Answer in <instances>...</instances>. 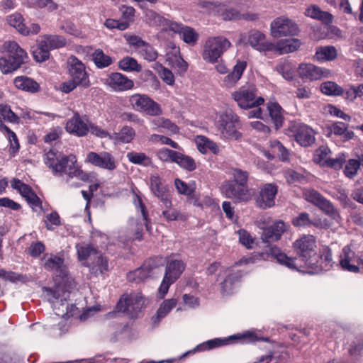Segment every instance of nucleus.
<instances>
[{"mask_svg": "<svg viewBox=\"0 0 363 363\" xmlns=\"http://www.w3.org/2000/svg\"><path fill=\"white\" fill-rule=\"evenodd\" d=\"M0 130L6 133V136L10 143L9 152L11 155H14L16 152H18L20 148V145L16 134L5 124H1Z\"/></svg>", "mask_w": 363, "mask_h": 363, "instance_id": "obj_44", "label": "nucleus"}, {"mask_svg": "<svg viewBox=\"0 0 363 363\" xmlns=\"http://www.w3.org/2000/svg\"><path fill=\"white\" fill-rule=\"evenodd\" d=\"M349 125L347 123L343 122H335L331 125L328 126V129L329 130V133L328 136H330V134H334L337 136H341L345 141H347L351 140L354 133L352 130L348 129Z\"/></svg>", "mask_w": 363, "mask_h": 363, "instance_id": "obj_32", "label": "nucleus"}, {"mask_svg": "<svg viewBox=\"0 0 363 363\" xmlns=\"http://www.w3.org/2000/svg\"><path fill=\"white\" fill-rule=\"evenodd\" d=\"M45 245L41 241L32 242L28 249V254L33 258H37L45 252Z\"/></svg>", "mask_w": 363, "mask_h": 363, "instance_id": "obj_63", "label": "nucleus"}, {"mask_svg": "<svg viewBox=\"0 0 363 363\" xmlns=\"http://www.w3.org/2000/svg\"><path fill=\"white\" fill-rule=\"evenodd\" d=\"M278 188L274 183H266L259 186L258 192L255 196L256 206L263 210L274 207Z\"/></svg>", "mask_w": 363, "mask_h": 363, "instance_id": "obj_12", "label": "nucleus"}, {"mask_svg": "<svg viewBox=\"0 0 363 363\" xmlns=\"http://www.w3.org/2000/svg\"><path fill=\"white\" fill-rule=\"evenodd\" d=\"M233 98L242 109L257 108L250 113V117L261 118L262 111L259 106L264 103V99L262 96H257L255 87L242 86L233 94Z\"/></svg>", "mask_w": 363, "mask_h": 363, "instance_id": "obj_5", "label": "nucleus"}, {"mask_svg": "<svg viewBox=\"0 0 363 363\" xmlns=\"http://www.w3.org/2000/svg\"><path fill=\"white\" fill-rule=\"evenodd\" d=\"M42 40L46 43L50 50L59 49L67 45L65 38L60 35H45L42 37Z\"/></svg>", "mask_w": 363, "mask_h": 363, "instance_id": "obj_41", "label": "nucleus"}, {"mask_svg": "<svg viewBox=\"0 0 363 363\" xmlns=\"http://www.w3.org/2000/svg\"><path fill=\"white\" fill-rule=\"evenodd\" d=\"M166 208L167 209L163 211L162 214L167 221L169 222L178 220H186V216L184 214L181 213L178 210L175 208H172L171 206Z\"/></svg>", "mask_w": 363, "mask_h": 363, "instance_id": "obj_61", "label": "nucleus"}, {"mask_svg": "<svg viewBox=\"0 0 363 363\" xmlns=\"http://www.w3.org/2000/svg\"><path fill=\"white\" fill-rule=\"evenodd\" d=\"M167 31L179 35V38L186 44L194 46L199 38L196 30L181 22L173 21Z\"/></svg>", "mask_w": 363, "mask_h": 363, "instance_id": "obj_19", "label": "nucleus"}, {"mask_svg": "<svg viewBox=\"0 0 363 363\" xmlns=\"http://www.w3.org/2000/svg\"><path fill=\"white\" fill-rule=\"evenodd\" d=\"M267 110L275 128L279 129L281 128L284 121L283 116L284 110L281 106L277 102H269L267 104Z\"/></svg>", "mask_w": 363, "mask_h": 363, "instance_id": "obj_33", "label": "nucleus"}, {"mask_svg": "<svg viewBox=\"0 0 363 363\" xmlns=\"http://www.w3.org/2000/svg\"><path fill=\"white\" fill-rule=\"evenodd\" d=\"M136 208L139 209L141 212L143 220L144 221V225L145 226V228L147 231L150 232L151 231V220L149 218L148 211L147 210V208L143 203L142 199L140 196H137V203H135Z\"/></svg>", "mask_w": 363, "mask_h": 363, "instance_id": "obj_57", "label": "nucleus"}, {"mask_svg": "<svg viewBox=\"0 0 363 363\" xmlns=\"http://www.w3.org/2000/svg\"><path fill=\"white\" fill-rule=\"evenodd\" d=\"M172 255L166 257L165 272L159 288L160 298L167 294L169 286L180 277L186 268V263L182 259H170Z\"/></svg>", "mask_w": 363, "mask_h": 363, "instance_id": "obj_6", "label": "nucleus"}, {"mask_svg": "<svg viewBox=\"0 0 363 363\" xmlns=\"http://www.w3.org/2000/svg\"><path fill=\"white\" fill-rule=\"evenodd\" d=\"M43 160L54 176L63 177L66 175L67 177V182L74 177L84 182L89 179L88 174L82 171L74 155H66L57 150L50 149L45 153Z\"/></svg>", "mask_w": 363, "mask_h": 363, "instance_id": "obj_2", "label": "nucleus"}, {"mask_svg": "<svg viewBox=\"0 0 363 363\" xmlns=\"http://www.w3.org/2000/svg\"><path fill=\"white\" fill-rule=\"evenodd\" d=\"M230 46V42L225 37L209 38L203 46V60L206 62L215 63Z\"/></svg>", "mask_w": 363, "mask_h": 363, "instance_id": "obj_7", "label": "nucleus"}, {"mask_svg": "<svg viewBox=\"0 0 363 363\" xmlns=\"http://www.w3.org/2000/svg\"><path fill=\"white\" fill-rule=\"evenodd\" d=\"M146 21L151 26L162 27V30L167 31L173 20L165 18L157 13L153 10H147L145 15Z\"/></svg>", "mask_w": 363, "mask_h": 363, "instance_id": "obj_31", "label": "nucleus"}, {"mask_svg": "<svg viewBox=\"0 0 363 363\" xmlns=\"http://www.w3.org/2000/svg\"><path fill=\"white\" fill-rule=\"evenodd\" d=\"M67 133L78 136H85L89 132L87 124L82 119L78 112H74L73 116L69 118L65 125Z\"/></svg>", "mask_w": 363, "mask_h": 363, "instance_id": "obj_27", "label": "nucleus"}, {"mask_svg": "<svg viewBox=\"0 0 363 363\" xmlns=\"http://www.w3.org/2000/svg\"><path fill=\"white\" fill-rule=\"evenodd\" d=\"M65 255L64 251H60L56 254H44L41 258L43 267L47 271L63 274V272L65 269Z\"/></svg>", "mask_w": 363, "mask_h": 363, "instance_id": "obj_21", "label": "nucleus"}, {"mask_svg": "<svg viewBox=\"0 0 363 363\" xmlns=\"http://www.w3.org/2000/svg\"><path fill=\"white\" fill-rule=\"evenodd\" d=\"M128 161L134 164L148 167L152 164V160L144 152H138L135 151L128 152L126 155Z\"/></svg>", "mask_w": 363, "mask_h": 363, "instance_id": "obj_42", "label": "nucleus"}, {"mask_svg": "<svg viewBox=\"0 0 363 363\" xmlns=\"http://www.w3.org/2000/svg\"><path fill=\"white\" fill-rule=\"evenodd\" d=\"M150 188L155 196L160 199L165 207L172 206V200L168 188L162 182L159 176L153 175L150 177Z\"/></svg>", "mask_w": 363, "mask_h": 363, "instance_id": "obj_26", "label": "nucleus"}, {"mask_svg": "<svg viewBox=\"0 0 363 363\" xmlns=\"http://www.w3.org/2000/svg\"><path fill=\"white\" fill-rule=\"evenodd\" d=\"M320 90L323 94L328 96H342L344 89L333 82H325L321 84Z\"/></svg>", "mask_w": 363, "mask_h": 363, "instance_id": "obj_47", "label": "nucleus"}, {"mask_svg": "<svg viewBox=\"0 0 363 363\" xmlns=\"http://www.w3.org/2000/svg\"><path fill=\"white\" fill-rule=\"evenodd\" d=\"M214 125L222 138L238 140L242 137V133L239 131L240 118L232 110H225L217 114Z\"/></svg>", "mask_w": 363, "mask_h": 363, "instance_id": "obj_4", "label": "nucleus"}, {"mask_svg": "<svg viewBox=\"0 0 363 363\" xmlns=\"http://www.w3.org/2000/svg\"><path fill=\"white\" fill-rule=\"evenodd\" d=\"M135 137V130L130 126L124 125L118 133H115L110 137L116 143H130Z\"/></svg>", "mask_w": 363, "mask_h": 363, "instance_id": "obj_37", "label": "nucleus"}, {"mask_svg": "<svg viewBox=\"0 0 363 363\" xmlns=\"http://www.w3.org/2000/svg\"><path fill=\"white\" fill-rule=\"evenodd\" d=\"M310 215L306 212H301L292 219V225L297 228L311 227Z\"/></svg>", "mask_w": 363, "mask_h": 363, "instance_id": "obj_55", "label": "nucleus"}, {"mask_svg": "<svg viewBox=\"0 0 363 363\" xmlns=\"http://www.w3.org/2000/svg\"><path fill=\"white\" fill-rule=\"evenodd\" d=\"M274 49L272 52L279 55L294 52L301 46V41L296 38L284 39L279 40L277 44L274 43Z\"/></svg>", "mask_w": 363, "mask_h": 363, "instance_id": "obj_30", "label": "nucleus"}, {"mask_svg": "<svg viewBox=\"0 0 363 363\" xmlns=\"http://www.w3.org/2000/svg\"><path fill=\"white\" fill-rule=\"evenodd\" d=\"M254 337L253 333L247 332L242 335H231L228 337H218L207 340L199 345H198L192 351L189 353H194L196 352H204L211 350L215 348L220 347L225 345H230L235 340H241L244 338H252Z\"/></svg>", "mask_w": 363, "mask_h": 363, "instance_id": "obj_16", "label": "nucleus"}, {"mask_svg": "<svg viewBox=\"0 0 363 363\" xmlns=\"http://www.w3.org/2000/svg\"><path fill=\"white\" fill-rule=\"evenodd\" d=\"M24 19L20 13H15L8 17L9 25L15 28L21 34L25 31L26 24L23 23Z\"/></svg>", "mask_w": 363, "mask_h": 363, "instance_id": "obj_58", "label": "nucleus"}, {"mask_svg": "<svg viewBox=\"0 0 363 363\" xmlns=\"http://www.w3.org/2000/svg\"><path fill=\"white\" fill-rule=\"evenodd\" d=\"M360 168V162L356 159H350L345 164L344 174L350 179L354 178Z\"/></svg>", "mask_w": 363, "mask_h": 363, "instance_id": "obj_51", "label": "nucleus"}, {"mask_svg": "<svg viewBox=\"0 0 363 363\" xmlns=\"http://www.w3.org/2000/svg\"><path fill=\"white\" fill-rule=\"evenodd\" d=\"M296 257H290L279 248H271L270 255L277 262L289 269L301 271L319 268L320 255L317 252L316 239L312 235H303L293 243Z\"/></svg>", "mask_w": 363, "mask_h": 363, "instance_id": "obj_1", "label": "nucleus"}, {"mask_svg": "<svg viewBox=\"0 0 363 363\" xmlns=\"http://www.w3.org/2000/svg\"><path fill=\"white\" fill-rule=\"evenodd\" d=\"M242 277L241 272H229L223 281L220 283V291L222 294H228L232 289L234 284L240 280Z\"/></svg>", "mask_w": 363, "mask_h": 363, "instance_id": "obj_39", "label": "nucleus"}, {"mask_svg": "<svg viewBox=\"0 0 363 363\" xmlns=\"http://www.w3.org/2000/svg\"><path fill=\"white\" fill-rule=\"evenodd\" d=\"M143 298L139 296H122L116 305V308L118 311L123 313H129L132 309L135 308V305H137L136 308L140 304Z\"/></svg>", "mask_w": 363, "mask_h": 363, "instance_id": "obj_35", "label": "nucleus"}, {"mask_svg": "<svg viewBox=\"0 0 363 363\" xmlns=\"http://www.w3.org/2000/svg\"><path fill=\"white\" fill-rule=\"evenodd\" d=\"M337 57V51L334 46H320L316 48L314 59L318 62H325L333 61Z\"/></svg>", "mask_w": 363, "mask_h": 363, "instance_id": "obj_36", "label": "nucleus"}, {"mask_svg": "<svg viewBox=\"0 0 363 363\" xmlns=\"http://www.w3.org/2000/svg\"><path fill=\"white\" fill-rule=\"evenodd\" d=\"M32 55L36 62H43L50 58V50L46 43L41 40L35 48H33Z\"/></svg>", "mask_w": 363, "mask_h": 363, "instance_id": "obj_38", "label": "nucleus"}, {"mask_svg": "<svg viewBox=\"0 0 363 363\" xmlns=\"http://www.w3.org/2000/svg\"><path fill=\"white\" fill-rule=\"evenodd\" d=\"M290 135L301 147L312 146L315 142V131L308 125L294 122L289 128Z\"/></svg>", "mask_w": 363, "mask_h": 363, "instance_id": "obj_11", "label": "nucleus"}, {"mask_svg": "<svg viewBox=\"0 0 363 363\" xmlns=\"http://www.w3.org/2000/svg\"><path fill=\"white\" fill-rule=\"evenodd\" d=\"M106 84L117 92L131 90L134 87L133 81L120 72L111 73L106 79Z\"/></svg>", "mask_w": 363, "mask_h": 363, "instance_id": "obj_23", "label": "nucleus"}, {"mask_svg": "<svg viewBox=\"0 0 363 363\" xmlns=\"http://www.w3.org/2000/svg\"><path fill=\"white\" fill-rule=\"evenodd\" d=\"M11 186L16 189L19 194L25 198L29 206L33 209H43L42 201L35 193L33 189L28 184L23 183L18 179H13L11 182Z\"/></svg>", "mask_w": 363, "mask_h": 363, "instance_id": "obj_17", "label": "nucleus"}, {"mask_svg": "<svg viewBox=\"0 0 363 363\" xmlns=\"http://www.w3.org/2000/svg\"><path fill=\"white\" fill-rule=\"evenodd\" d=\"M298 72L299 77L304 81L320 80L323 77H328L330 74L328 69L306 63H302L298 66Z\"/></svg>", "mask_w": 363, "mask_h": 363, "instance_id": "obj_20", "label": "nucleus"}, {"mask_svg": "<svg viewBox=\"0 0 363 363\" xmlns=\"http://www.w3.org/2000/svg\"><path fill=\"white\" fill-rule=\"evenodd\" d=\"M272 147L274 152H276L280 160L283 162L289 160L290 153L281 142L276 140L272 143Z\"/></svg>", "mask_w": 363, "mask_h": 363, "instance_id": "obj_59", "label": "nucleus"}, {"mask_svg": "<svg viewBox=\"0 0 363 363\" xmlns=\"http://www.w3.org/2000/svg\"><path fill=\"white\" fill-rule=\"evenodd\" d=\"M13 84L18 89L30 94L38 93L40 90L39 83L27 76H18L15 77Z\"/></svg>", "mask_w": 363, "mask_h": 363, "instance_id": "obj_28", "label": "nucleus"}, {"mask_svg": "<svg viewBox=\"0 0 363 363\" xmlns=\"http://www.w3.org/2000/svg\"><path fill=\"white\" fill-rule=\"evenodd\" d=\"M247 43L254 49L259 52H272L274 43L266 40V35L257 30H252L248 33Z\"/></svg>", "mask_w": 363, "mask_h": 363, "instance_id": "obj_25", "label": "nucleus"}, {"mask_svg": "<svg viewBox=\"0 0 363 363\" xmlns=\"http://www.w3.org/2000/svg\"><path fill=\"white\" fill-rule=\"evenodd\" d=\"M246 67L247 62L245 61L238 60L237 63L233 67V71L223 78V86L228 88L234 86L241 78Z\"/></svg>", "mask_w": 363, "mask_h": 363, "instance_id": "obj_29", "label": "nucleus"}, {"mask_svg": "<svg viewBox=\"0 0 363 363\" xmlns=\"http://www.w3.org/2000/svg\"><path fill=\"white\" fill-rule=\"evenodd\" d=\"M3 55L0 57V70L4 74L18 70L28 60L26 51L15 41L3 44Z\"/></svg>", "mask_w": 363, "mask_h": 363, "instance_id": "obj_3", "label": "nucleus"}, {"mask_svg": "<svg viewBox=\"0 0 363 363\" xmlns=\"http://www.w3.org/2000/svg\"><path fill=\"white\" fill-rule=\"evenodd\" d=\"M158 158L165 162H175L179 152L170 150L167 147L160 149L157 153Z\"/></svg>", "mask_w": 363, "mask_h": 363, "instance_id": "obj_52", "label": "nucleus"}, {"mask_svg": "<svg viewBox=\"0 0 363 363\" xmlns=\"http://www.w3.org/2000/svg\"><path fill=\"white\" fill-rule=\"evenodd\" d=\"M92 60L96 67L99 69L107 67L113 62L112 58L104 54L101 49H97L92 54Z\"/></svg>", "mask_w": 363, "mask_h": 363, "instance_id": "obj_45", "label": "nucleus"}, {"mask_svg": "<svg viewBox=\"0 0 363 363\" xmlns=\"http://www.w3.org/2000/svg\"><path fill=\"white\" fill-rule=\"evenodd\" d=\"M174 163L189 172L194 171L196 168V162L193 158L179 152V155L177 157V161Z\"/></svg>", "mask_w": 363, "mask_h": 363, "instance_id": "obj_49", "label": "nucleus"}, {"mask_svg": "<svg viewBox=\"0 0 363 363\" xmlns=\"http://www.w3.org/2000/svg\"><path fill=\"white\" fill-rule=\"evenodd\" d=\"M334 262H333L332 251L330 248L327 247L323 250L322 255H320L319 268L315 271L323 269V268H330L333 267ZM312 270H309L311 272Z\"/></svg>", "mask_w": 363, "mask_h": 363, "instance_id": "obj_53", "label": "nucleus"}, {"mask_svg": "<svg viewBox=\"0 0 363 363\" xmlns=\"http://www.w3.org/2000/svg\"><path fill=\"white\" fill-rule=\"evenodd\" d=\"M220 190L221 194L227 199H231L234 203H246L252 198V194L249 187H244L231 180L224 181Z\"/></svg>", "mask_w": 363, "mask_h": 363, "instance_id": "obj_10", "label": "nucleus"}, {"mask_svg": "<svg viewBox=\"0 0 363 363\" xmlns=\"http://www.w3.org/2000/svg\"><path fill=\"white\" fill-rule=\"evenodd\" d=\"M78 258L79 260H86L90 256L99 254V250L92 245L86 242L78 243L76 245Z\"/></svg>", "mask_w": 363, "mask_h": 363, "instance_id": "obj_40", "label": "nucleus"}, {"mask_svg": "<svg viewBox=\"0 0 363 363\" xmlns=\"http://www.w3.org/2000/svg\"><path fill=\"white\" fill-rule=\"evenodd\" d=\"M197 147L201 153H206L208 150L213 154H217L219 152L217 144L205 136L198 137Z\"/></svg>", "mask_w": 363, "mask_h": 363, "instance_id": "obj_43", "label": "nucleus"}, {"mask_svg": "<svg viewBox=\"0 0 363 363\" xmlns=\"http://www.w3.org/2000/svg\"><path fill=\"white\" fill-rule=\"evenodd\" d=\"M233 179L232 182H235L239 184L242 185L244 187H248L247 182L249 179V172L247 171L242 170L239 168H235L232 172Z\"/></svg>", "mask_w": 363, "mask_h": 363, "instance_id": "obj_56", "label": "nucleus"}, {"mask_svg": "<svg viewBox=\"0 0 363 363\" xmlns=\"http://www.w3.org/2000/svg\"><path fill=\"white\" fill-rule=\"evenodd\" d=\"M305 199L318 207L323 213L328 216L331 220L339 223L341 220L340 215L338 210L333 206V204L325 198L318 191L312 189L306 191L303 193Z\"/></svg>", "mask_w": 363, "mask_h": 363, "instance_id": "obj_8", "label": "nucleus"}, {"mask_svg": "<svg viewBox=\"0 0 363 363\" xmlns=\"http://www.w3.org/2000/svg\"><path fill=\"white\" fill-rule=\"evenodd\" d=\"M153 124L157 128H165L174 134L177 133L179 131V127L174 123L165 118H159L154 120Z\"/></svg>", "mask_w": 363, "mask_h": 363, "instance_id": "obj_54", "label": "nucleus"}, {"mask_svg": "<svg viewBox=\"0 0 363 363\" xmlns=\"http://www.w3.org/2000/svg\"><path fill=\"white\" fill-rule=\"evenodd\" d=\"M142 269V266L139 268L136 269L134 271L130 272L128 275L127 278L130 281H135L139 282L141 281H143L146 278L151 276L150 273H147V270Z\"/></svg>", "mask_w": 363, "mask_h": 363, "instance_id": "obj_62", "label": "nucleus"}, {"mask_svg": "<svg viewBox=\"0 0 363 363\" xmlns=\"http://www.w3.org/2000/svg\"><path fill=\"white\" fill-rule=\"evenodd\" d=\"M85 162L101 169L113 171L116 168L114 157L108 152L102 151L99 153L89 152Z\"/></svg>", "mask_w": 363, "mask_h": 363, "instance_id": "obj_18", "label": "nucleus"}, {"mask_svg": "<svg viewBox=\"0 0 363 363\" xmlns=\"http://www.w3.org/2000/svg\"><path fill=\"white\" fill-rule=\"evenodd\" d=\"M118 67L125 72H140L142 69L138 61L131 57H125L121 60L118 62Z\"/></svg>", "mask_w": 363, "mask_h": 363, "instance_id": "obj_48", "label": "nucleus"}, {"mask_svg": "<svg viewBox=\"0 0 363 363\" xmlns=\"http://www.w3.org/2000/svg\"><path fill=\"white\" fill-rule=\"evenodd\" d=\"M129 103L136 111L150 116H159L162 113L160 104L146 94H134L130 96Z\"/></svg>", "mask_w": 363, "mask_h": 363, "instance_id": "obj_9", "label": "nucleus"}, {"mask_svg": "<svg viewBox=\"0 0 363 363\" xmlns=\"http://www.w3.org/2000/svg\"><path fill=\"white\" fill-rule=\"evenodd\" d=\"M167 258L162 256H155L146 259L142 264V269L147 270L150 274L155 269L162 267Z\"/></svg>", "mask_w": 363, "mask_h": 363, "instance_id": "obj_46", "label": "nucleus"}, {"mask_svg": "<svg viewBox=\"0 0 363 363\" xmlns=\"http://www.w3.org/2000/svg\"><path fill=\"white\" fill-rule=\"evenodd\" d=\"M339 265L344 271L358 273L359 272V266L363 267L362 255H357L350 245H345L339 256Z\"/></svg>", "mask_w": 363, "mask_h": 363, "instance_id": "obj_13", "label": "nucleus"}, {"mask_svg": "<svg viewBox=\"0 0 363 363\" xmlns=\"http://www.w3.org/2000/svg\"><path fill=\"white\" fill-rule=\"evenodd\" d=\"M128 42L130 45L135 47L138 54L145 60L153 62L157 58L158 53L157 50L140 37L137 35L130 36Z\"/></svg>", "mask_w": 363, "mask_h": 363, "instance_id": "obj_22", "label": "nucleus"}, {"mask_svg": "<svg viewBox=\"0 0 363 363\" xmlns=\"http://www.w3.org/2000/svg\"><path fill=\"white\" fill-rule=\"evenodd\" d=\"M95 257L92 262L93 269L96 268V271H99L101 273L108 271V259L104 256L99 251V254L94 255Z\"/></svg>", "mask_w": 363, "mask_h": 363, "instance_id": "obj_60", "label": "nucleus"}, {"mask_svg": "<svg viewBox=\"0 0 363 363\" xmlns=\"http://www.w3.org/2000/svg\"><path fill=\"white\" fill-rule=\"evenodd\" d=\"M287 230L288 225L283 220H276L263 229L262 239L263 242L267 243L278 241Z\"/></svg>", "mask_w": 363, "mask_h": 363, "instance_id": "obj_24", "label": "nucleus"}, {"mask_svg": "<svg viewBox=\"0 0 363 363\" xmlns=\"http://www.w3.org/2000/svg\"><path fill=\"white\" fill-rule=\"evenodd\" d=\"M61 225V219L57 211H52L46 216L45 227L48 230H53L52 225L59 226Z\"/></svg>", "mask_w": 363, "mask_h": 363, "instance_id": "obj_64", "label": "nucleus"}, {"mask_svg": "<svg viewBox=\"0 0 363 363\" xmlns=\"http://www.w3.org/2000/svg\"><path fill=\"white\" fill-rule=\"evenodd\" d=\"M68 73L73 80L77 82L80 86L87 88L90 86L89 74L84 63L77 57L72 55L67 61Z\"/></svg>", "mask_w": 363, "mask_h": 363, "instance_id": "obj_15", "label": "nucleus"}, {"mask_svg": "<svg viewBox=\"0 0 363 363\" xmlns=\"http://www.w3.org/2000/svg\"><path fill=\"white\" fill-rule=\"evenodd\" d=\"M270 28L272 35L274 38L294 36L299 31L298 26L294 21L284 16L276 18L271 23Z\"/></svg>", "mask_w": 363, "mask_h": 363, "instance_id": "obj_14", "label": "nucleus"}, {"mask_svg": "<svg viewBox=\"0 0 363 363\" xmlns=\"http://www.w3.org/2000/svg\"><path fill=\"white\" fill-rule=\"evenodd\" d=\"M174 185L179 194L186 196H190L196 190L195 182H192L191 184H186L180 179L174 180Z\"/></svg>", "mask_w": 363, "mask_h": 363, "instance_id": "obj_50", "label": "nucleus"}, {"mask_svg": "<svg viewBox=\"0 0 363 363\" xmlns=\"http://www.w3.org/2000/svg\"><path fill=\"white\" fill-rule=\"evenodd\" d=\"M178 303L177 298H170L164 300L157 309L156 314L152 318L153 324L158 325L161 320L164 318L172 308L176 307Z\"/></svg>", "mask_w": 363, "mask_h": 363, "instance_id": "obj_34", "label": "nucleus"}]
</instances>
